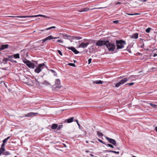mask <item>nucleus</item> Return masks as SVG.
Returning <instances> with one entry per match:
<instances>
[{
    "mask_svg": "<svg viewBox=\"0 0 157 157\" xmlns=\"http://www.w3.org/2000/svg\"><path fill=\"white\" fill-rule=\"evenodd\" d=\"M63 127V125L61 124V125H59L58 127V128H57V129L58 130H60V129L61 128H62Z\"/></svg>",
    "mask_w": 157,
    "mask_h": 157,
    "instance_id": "obj_38",
    "label": "nucleus"
},
{
    "mask_svg": "<svg viewBox=\"0 0 157 157\" xmlns=\"http://www.w3.org/2000/svg\"><path fill=\"white\" fill-rule=\"evenodd\" d=\"M151 29V28H148L146 30V32L147 33H149L150 32V30Z\"/></svg>",
    "mask_w": 157,
    "mask_h": 157,
    "instance_id": "obj_33",
    "label": "nucleus"
},
{
    "mask_svg": "<svg viewBox=\"0 0 157 157\" xmlns=\"http://www.w3.org/2000/svg\"><path fill=\"white\" fill-rule=\"evenodd\" d=\"M9 61H10L11 62H13V63H17L16 61L15 60L13 59H10Z\"/></svg>",
    "mask_w": 157,
    "mask_h": 157,
    "instance_id": "obj_40",
    "label": "nucleus"
},
{
    "mask_svg": "<svg viewBox=\"0 0 157 157\" xmlns=\"http://www.w3.org/2000/svg\"><path fill=\"white\" fill-rule=\"evenodd\" d=\"M78 11L79 12H84L83 11V10L82 9V10H78Z\"/></svg>",
    "mask_w": 157,
    "mask_h": 157,
    "instance_id": "obj_54",
    "label": "nucleus"
},
{
    "mask_svg": "<svg viewBox=\"0 0 157 157\" xmlns=\"http://www.w3.org/2000/svg\"><path fill=\"white\" fill-rule=\"evenodd\" d=\"M113 22L114 23H115L116 24H117L118 23L119 21L118 20L114 21H113Z\"/></svg>",
    "mask_w": 157,
    "mask_h": 157,
    "instance_id": "obj_46",
    "label": "nucleus"
},
{
    "mask_svg": "<svg viewBox=\"0 0 157 157\" xmlns=\"http://www.w3.org/2000/svg\"><path fill=\"white\" fill-rule=\"evenodd\" d=\"M132 157H136L134 156H133Z\"/></svg>",
    "mask_w": 157,
    "mask_h": 157,
    "instance_id": "obj_64",
    "label": "nucleus"
},
{
    "mask_svg": "<svg viewBox=\"0 0 157 157\" xmlns=\"http://www.w3.org/2000/svg\"><path fill=\"white\" fill-rule=\"evenodd\" d=\"M40 14L38 15H32V16H10L9 17H19V18H29V17H37L39 16H40Z\"/></svg>",
    "mask_w": 157,
    "mask_h": 157,
    "instance_id": "obj_7",
    "label": "nucleus"
},
{
    "mask_svg": "<svg viewBox=\"0 0 157 157\" xmlns=\"http://www.w3.org/2000/svg\"><path fill=\"white\" fill-rule=\"evenodd\" d=\"M35 81L36 85L39 86L40 85L39 82L38 81L37 79L35 78Z\"/></svg>",
    "mask_w": 157,
    "mask_h": 157,
    "instance_id": "obj_29",
    "label": "nucleus"
},
{
    "mask_svg": "<svg viewBox=\"0 0 157 157\" xmlns=\"http://www.w3.org/2000/svg\"><path fill=\"white\" fill-rule=\"evenodd\" d=\"M10 154V153L7 151L5 152L4 153V155H9Z\"/></svg>",
    "mask_w": 157,
    "mask_h": 157,
    "instance_id": "obj_34",
    "label": "nucleus"
},
{
    "mask_svg": "<svg viewBox=\"0 0 157 157\" xmlns=\"http://www.w3.org/2000/svg\"><path fill=\"white\" fill-rule=\"evenodd\" d=\"M93 153V152H90V155L91 156H92V157H94V155H93L92 154V153Z\"/></svg>",
    "mask_w": 157,
    "mask_h": 157,
    "instance_id": "obj_51",
    "label": "nucleus"
},
{
    "mask_svg": "<svg viewBox=\"0 0 157 157\" xmlns=\"http://www.w3.org/2000/svg\"><path fill=\"white\" fill-rule=\"evenodd\" d=\"M138 37V34L137 33L133 34L131 36V38L133 39H137Z\"/></svg>",
    "mask_w": 157,
    "mask_h": 157,
    "instance_id": "obj_17",
    "label": "nucleus"
},
{
    "mask_svg": "<svg viewBox=\"0 0 157 157\" xmlns=\"http://www.w3.org/2000/svg\"><path fill=\"white\" fill-rule=\"evenodd\" d=\"M155 130L157 132V126L155 127Z\"/></svg>",
    "mask_w": 157,
    "mask_h": 157,
    "instance_id": "obj_55",
    "label": "nucleus"
},
{
    "mask_svg": "<svg viewBox=\"0 0 157 157\" xmlns=\"http://www.w3.org/2000/svg\"><path fill=\"white\" fill-rule=\"evenodd\" d=\"M53 39L52 36V35H50L46 37L45 38L40 40V41H42V43H44L45 42L48 40H51Z\"/></svg>",
    "mask_w": 157,
    "mask_h": 157,
    "instance_id": "obj_10",
    "label": "nucleus"
},
{
    "mask_svg": "<svg viewBox=\"0 0 157 157\" xmlns=\"http://www.w3.org/2000/svg\"><path fill=\"white\" fill-rule=\"evenodd\" d=\"M10 138V136H8L2 142H3L4 143H6L7 141Z\"/></svg>",
    "mask_w": 157,
    "mask_h": 157,
    "instance_id": "obj_27",
    "label": "nucleus"
},
{
    "mask_svg": "<svg viewBox=\"0 0 157 157\" xmlns=\"http://www.w3.org/2000/svg\"><path fill=\"white\" fill-rule=\"evenodd\" d=\"M113 153H116V154H119V151H113Z\"/></svg>",
    "mask_w": 157,
    "mask_h": 157,
    "instance_id": "obj_50",
    "label": "nucleus"
},
{
    "mask_svg": "<svg viewBox=\"0 0 157 157\" xmlns=\"http://www.w3.org/2000/svg\"><path fill=\"white\" fill-rule=\"evenodd\" d=\"M57 42L60 43H63V41L61 40H57Z\"/></svg>",
    "mask_w": 157,
    "mask_h": 157,
    "instance_id": "obj_44",
    "label": "nucleus"
},
{
    "mask_svg": "<svg viewBox=\"0 0 157 157\" xmlns=\"http://www.w3.org/2000/svg\"><path fill=\"white\" fill-rule=\"evenodd\" d=\"M5 143H4L3 142V143H2V145H1V147L5 148Z\"/></svg>",
    "mask_w": 157,
    "mask_h": 157,
    "instance_id": "obj_49",
    "label": "nucleus"
},
{
    "mask_svg": "<svg viewBox=\"0 0 157 157\" xmlns=\"http://www.w3.org/2000/svg\"><path fill=\"white\" fill-rule=\"evenodd\" d=\"M104 151L105 152H108V150H106Z\"/></svg>",
    "mask_w": 157,
    "mask_h": 157,
    "instance_id": "obj_60",
    "label": "nucleus"
},
{
    "mask_svg": "<svg viewBox=\"0 0 157 157\" xmlns=\"http://www.w3.org/2000/svg\"><path fill=\"white\" fill-rule=\"evenodd\" d=\"M73 117H71L67 119H66L64 121V122H67L68 123H70L72 122L73 121Z\"/></svg>",
    "mask_w": 157,
    "mask_h": 157,
    "instance_id": "obj_15",
    "label": "nucleus"
},
{
    "mask_svg": "<svg viewBox=\"0 0 157 157\" xmlns=\"http://www.w3.org/2000/svg\"><path fill=\"white\" fill-rule=\"evenodd\" d=\"M30 115L31 116H35L36 114H37V113H34L33 112H30Z\"/></svg>",
    "mask_w": 157,
    "mask_h": 157,
    "instance_id": "obj_35",
    "label": "nucleus"
},
{
    "mask_svg": "<svg viewBox=\"0 0 157 157\" xmlns=\"http://www.w3.org/2000/svg\"><path fill=\"white\" fill-rule=\"evenodd\" d=\"M98 140L101 143L104 144L105 145L106 144L105 142H104L102 140H101L99 139H98Z\"/></svg>",
    "mask_w": 157,
    "mask_h": 157,
    "instance_id": "obj_36",
    "label": "nucleus"
},
{
    "mask_svg": "<svg viewBox=\"0 0 157 157\" xmlns=\"http://www.w3.org/2000/svg\"><path fill=\"white\" fill-rule=\"evenodd\" d=\"M84 133H85V134H86V131H84Z\"/></svg>",
    "mask_w": 157,
    "mask_h": 157,
    "instance_id": "obj_62",
    "label": "nucleus"
},
{
    "mask_svg": "<svg viewBox=\"0 0 157 157\" xmlns=\"http://www.w3.org/2000/svg\"><path fill=\"white\" fill-rule=\"evenodd\" d=\"M61 87L60 80L59 79H57L55 81V84L53 86L54 89L60 88Z\"/></svg>",
    "mask_w": 157,
    "mask_h": 157,
    "instance_id": "obj_6",
    "label": "nucleus"
},
{
    "mask_svg": "<svg viewBox=\"0 0 157 157\" xmlns=\"http://www.w3.org/2000/svg\"><path fill=\"white\" fill-rule=\"evenodd\" d=\"M121 2H118V3H117L116 4V5H118V4H121Z\"/></svg>",
    "mask_w": 157,
    "mask_h": 157,
    "instance_id": "obj_59",
    "label": "nucleus"
},
{
    "mask_svg": "<svg viewBox=\"0 0 157 157\" xmlns=\"http://www.w3.org/2000/svg\"><path fill=\"white\" fill-rule=\"evenodd\" d=\"M49 70L51 71L52 73H53L54 74L53 75L55 76H56L57 75V74H56V73L55 71H54L53 70H52V69H49Z\"/></svg>",
    "mask_w": 157,
    "mask_h": 157,
    "instance_id": "obj_26",
    "label": "nucleus"
},
{
    "mask_svg": "<svg viewBox=\"0 0 157 157\" xmlns=\"http://www.w3.org/2000/svg\"><path fill=\"white\" fill-rule=\"evenodd\" d=\"M82 39V38L80 36H72V40H80Z\"/></svg>",
    "mask_w": 157,
    "mask_h": 157,
    "instance_id": "obj_20",
    "label": "nucleus"
},
{
    "mask_svg": "<svg viewBox=\"0 0 157 157\" xmlns=\"http://www.w3.org/2000/svg\"><path fill=\"white\" fill-rule=\"evenodd\" d=\"M134 84V82H131V83H126L125 85H128L129 86H131V85H133Z\"/></svg>",
    "mask_w": 157,
    "mask_h": 157,
    "instance_id": "obj_42",
    "label": "nucleus"
},
{
    "mask_svg": "<svg viewBox=\"0 0 157 157\" xmlns=\"http://www.w3.org/2000/svg\"><path fill=\"white\" fill-rule=\"evenodd\" d=\"M41 84L43 85L47 86L50 85V83L48 82V81H47L46 80H44V82L42 83Z\"/></svg>",
    "mask_w": 157,
    "mask_h": 157,
    "instance_id": "obj_19",
    "label": "nucleus"
},
{
    "mask_svg": "<svg viewBox=\"0 0 157 157\" xmlns=\"http://www.w3.org/2000/svg\"><path fill=\"white\" fill-rule=\"evenodd\" d=\"M105 145H106L107 146H108L111 148H114V147L111 144H105Z\"/></svg>",
    "mask_w": 157,
    "mask_h": 157,
    "instance_id": "obj_30",
    "label": "nucleus"
},
{
    "mask_svg": "<svg viewBox=\"0 0 157 157\" xmlns=\"http://www.w3.org/2000/svg\"><path fill=\"white\" fill-rule=\"evenodd\" d=\"M13 56L14 58H16V59L20 58V55H19V54L18 53L14 54L13 55Z\"/></svg>",
    "mask_w": 157,
    "mask_h": 157,
    "instance_id": "obj_23",
    "label": "nucleus"
},
{
    "mask_svg": "<svg viewBox=\"0 0 157 157\" xmlns=\"http://www.w3.org/2000/svg\"><path fill=\"white\" fill-rule=\"evenodd\" d=\"M86 153H88V152H90V151H87L86 150Z\"/></svg>",
    "mask_w": 157,
    "mask_h": 157,
    "instance_id": "obj_61",
    "label": "nucleus"
},
{
    "mask_svg": "<svg viewBox=\"0 0 157 157\" xmlns=\"http://www.w3.org/2000/svg\"><path fill=\"white\" fill-rule=\"evenodd\" d=\"M126 14H128V15H131V16L135 15H138V14H139L138 13H134V14H133V13H127Z\"/></svg>",
    "mask_w": 157,
    "mask_h": 157,
    "instance_id": "obj_41",
    "label": "nucleus"
},
{
    "mask_svg": "<svg viewBox=\"0 0 157 157\" xmlns=\"http://www.w3.org/2000/svg\"><path fill=\"white\" fill-rule=\"evenodd\" d=\"M69 65L71 66H73V67H75V64L73 63H69Z\"/></svg>",
    "mask_w": 157,
    "mask_h": 157,
    "instance_id": "obj_43",
    "label": "nucleus"
},
{
    "mask_svg": "<svg viewBox=\"0 0 157 157\" xmlns=\"http://www.w3.org/2000/svg\"><path fill=\"white\" fill-rule=\"evenodd\" d=\"M97 135L98 136H103V134L99 131H97Z\"/></svg>",
    "mask_w": 157,
    "mask_h": 157,
    "instance_id": "obj_24",
    "label": "nucleus"
},
{
    "mask_svg": "<svg viewBox=\"0 0 157 157\" xmlns=\"http://www.w3.org/2000/svg\"><path fill=\"white\" fill-rule=\"evenodd\" d=\"M5 151V148L2 147H1L0 148V155L3 152Z\"/></svg>",
    "mask_w": 157,
    "mask_h": 157,
    "instance_id": "obj_21",
    "label": "nucleus"
},
{
    "mask_svg": "<svg viewBox=\"0 0 157 157\" xmlns=\"http://www.w3.org/2000/svg\"><path fill=\"white\" fill-rule=\"evenodd\" d=\"M103 8H104L103 7L96 8L91 9H90V10H94V9H100Z\"/></svg>",
    "mask_w": 157,
    "mask_h": 157,
    "instance_id": "obj_39",
    "label": "nucleus"
},
{
    "mask_svg": "<svg viewBox=\"0 0 157 157\" xmlns=\"http://www.w3.org/2000/svg\"><path fill=\"white\" fill-rule=\"evenodd\" d=\"M25 116L27 117H29L31 116L30 113H29L25 115Z\"/></svg>",
    "mask_w": 157,
    "mask_h": 157,
    "instance_id": "obj_45",
    "label": "nucleus"
},
{
    "mask_svg": "<svg viewBox=\"0 0 157 157\" xmlns=\"http://www.w3.org/2000/svg\"><path fill=\"white\" fill-rule=\"evenodd\" d=\"M45 66V64L44 63L39 64L37 67L35 69V72L36 73H39L43 69L42 67Z\"/></svg>",
    "mask_w": 157,
    "mask_h": 157,
    "instance_id": "obj_4",
    "label": "nucleus"
},
{
    "mask_svg": "<svg viewBox=\"0 0 157 157\" xmlns=\"http://www.w3.org/2000/svg\"><path fill=\"white\" fill-rule=\"evenodd\" d=\"M23 61L29 67L32 69H33L34 68V64L31 62L30 61L25 59L23 60Z\"/></svg>",
    "mask_w": 157,
    "mask_h": 157,
    "instance_id": "obj_3",
    "label": "nucleus"
},
{
    "mask_svg": "<svg viewBox=\"0 0 157 157\" xmlns=\"http://www.w3.org/2000/svg\"><path fill=\"white\" fill-rule=\"evenodd\" d=\"M117 49H122L124 48V45L126 44L125 41L120 40L116 41Z\"/></svg>",
    "mask_w": 157,
    "mask_h": 157,
    "instance_id": "obj_2",
    "label": "nucleus"
},
{
    "mask_svg": "<svg viewBox=\"0 0 157 157\" xmlns=\"http://www.w3.org/2000/svg\"><path fill=\"white\" fill-rule=\"evenodd\" d=\"M137 76L134 75H131L127 79H128V80H133L134 79H135L136 78Z\"/></svg>",
    "mask_w": 157,
    "mask_h": 157,
    "instance_id": "obj_16",
    "label": "nucleus"
},
{
    "mask_svg": "<svg viewBox=\"0 0 157 157\" xmlns=\"http://www.w3.org/2000/svg\"><path fill=\"white\" fill-rule=\"evenodd\" d=\"M58 127L57 125L56 124H53L51 126V128L52 129H56Z\"/></svg>",
    "mask_w": 157,
    "mask_h": 157,
    "instance_id": "obj_22",
    "label": "nucleus"
},
{
    "mask_svg": "<svg viewBox=\"0 0 157 157\" xmlns=\"http://www.w3.org/2000/svg\"><path fill=\"white\" fill-rule=\"evenodd\" d=\"M59 37H54L52 36V38L53 39H56L59 38Z\"/></svg>",
    "mask_w": 157,
    "mask_h": 157,
    "instance_id": "obj_52",
    "label": "nucleus"
},
{
    "mask_svg": "<svg viewBox=\"0 0 157 157\" xmlns=\"http://www.w3.org/2000/svg\"><path fill=\"white\" fill-rule=\"evenodd\" d=\"M149 104L154 108H156L157 107V105L153 104L151 103H149Z\"/></svg>",
    "mask_w": 157,
    "mask_h": 157,
    "instance_id": "obj_25",
    "label": "nucleus"
},
{
    "mask_svg": "<svg viewBox=\"0 0 157 157\" xmlns=\"http://www.w3.org/2000/svg\"><path fill=\"white\" fill-rule=\"evenodd\" d=\"M86 143H88V141H86Z\"/></svg>",
    "mask_w": 157,
    "mask_h": 157,
    "instance_id": "obj_63",
    "label": "nucleus"
},
{
    "mask_svg": "<svg viewBox=\"0 0 157 157\" xmlns=\"http://www.w3.org/2000/svg\"><path fill=\"white\" fill-rule=\"evenodd\" d=\"M83 11L84 12L90 10V9L87 7L84 8L82 9Z\"/></svg>",
    "mask_w": 157,
    "mask_h": 157,
    "instance_id": "obj_28",
    "label": "nucleus"
},
{
    "mask_svg": "<svg viewBox=\"0 0 157 157\" xmlns=\"http://www.w3.org/2000/svg\"><path fill=\"white\" fill-rule=\"evenodd\" d=\"M124 76H120V77H119L118 78V79H120V78H123Z\"/></svg>",
    "mask_w": 157,
    "mask_h": 157,
    "instance_id": "obj_53",
    "label": "nucleus"
},
{
    "mask_svg": "<svg viewBox=\"0 0 157 157\" xmlns=\"http://www.w3.org/2000/svg\"><path fill=\"white\" fill-rule=\"evenodd\" d=\"M89 44V42L86 43H82L79 45V47H82L85 48L87 47V46Z\"/></svg>",
    "mask_w": 157,
    "mask_h": 157,
    "instance_id": "obj_12",
    "label": "nucleus"
},
{
    "mask_svg": "<svg viewBox=\"0 0 157 157\" xmlns=\"http://www.w3.org/2000/svg\"><path fill=\"white\" fill-rule=\"evenodd\" d=\"M156 56H157V54L156 53H155L154 55V56L155 57Z\"/></svg>",
    "mask_w": 157,
    "mask_h": 157,
    "instance_id": "obj_57",
    "label": "nucleus"
},
{
    "mask_svg": "<svg viewBox=\"0 0 157 157\" xmlns=\"http://www.w3.org/2000/svg\"><path fill=\"white\" fill-rule=\"evenodd\" d=\"M9 45L8 44H2L0 47V50L5 49L8 48Z\"/></svg>",
    "mask_w": 157,
    "mask_h": 157,
    "instance_id": "obj_14",
    "label": "nucleus"
},
{
    "mask_svg": "<svg viewBox=\"0 0 157 157\" xmlns=\"http://www.w3.org/2000/svg\"><path fill=\"white\" fill-rule=\"evenodd\" d=\"M106 43V40H98L96 43L97 46H101L103 45H105Z\"/></svg>",
    "mask_w": 157,
    "mask_h": 157,
    "instance_id": "obj_8",
    "label": "nucleus"
},
{
    "mask_svg": "<svg viewBox=\"0 0 157 157\" xmlns=\"http://www.w3.org/2000/svg\"><path fill=\"white\" fill-rule=\"evenodd\" d=\"M56 28V27L55 26H52V27H49V28H47L46 29L47 30H48L49 29H54V28Z\"/></svg>",
    "mask_w": 157,
    "mask_h": 157,
    "instance_id": "obj_37",
    "label": "nucleus"
},
{
    "mask_svg": "<svg viewBox=\"0 0 157 157\" xmlns=\"http://www.w3.org/2000/svg\"><path fill=\"white\" fill-rule=\"evenodd\" d=\"M8 58H13V56H8Z\"/></svg>",
    "mask_w": 157,
    "mask_h": 157,
    "instance_id": "obj_58",
    "label": "nucleus"
},
{
    "mask_svg": "<svg viewBox=\"0 0 157 157\" xmlns=\"http://www.w3.org/2000/svg\"><path fill=\"white\" fill-rule=\"evenodd\" d=\"M113 151L111 150H108V152H112L113 153Z\"/></svg>",
    "mask_w": 157,
    "mask_h": 157,
    "instance_id": "obj_56",
    "label": "nucleus"
},
{
    "mask_svg": "<svg viewBox=\"0 0 157 157\" xmlns=\"http://www.w3.org/2000/svg\"><path fill=\"white\" fill-rule=\"evenodd\" d=\"M57 51L60 55L61 56H62V53L60 50H57Z\"/></svg>",
    "mask_w": 157,
    "mask_h": 157,
    "instance_id": "obj_47",
    "label": "nucleus"
},
{
    "mask_svg": "<svg viewBox=\"0 0 157 157\" xmlns=\"http://www.w3.org/2000/svg\"><path fill=\"white\" fill-rule=\"evenodd\" d=\"M63 36L65 39H67L70 40H72V36H70L67 34H64L63 35Z\"/></svg>",
    "mask_w": 157,
    "mask_h": 157,
    "instance_id": "obj_13",
    "label": "nucleus"
},
{
    "mask_svg": "<svg viewBox=\"0 0 157 157\" xmlns=\"http://www.w3.org/2000/svg\"><path fill=\"white\" fill-rule=\"evenodd\" d=\"M105 45L109 51L113 52L115 49V45L113 43L110 42L108 40H106Z\"/></svg>",
    "mask_w": 157,
    "mask_h": 157,
    "instance_id": "obj_1",
    "label": "nucleus"
},
{
    "mask_svg": "<svg viewBox=\"0 0 157 157\" xmlns=\"http://www.w3.org/2000/svg\"><path fill=\"white\" fill-rule=\"evenodd\" d=\"M74 121H75L77 122V124L78 126L79 127V128H80V124L78 123V120L77 119H76V120H75Z\"/></svg>",
    "mask_w": 157,
    "mask_h": 157,
    "instance_id": "obj_32",
    "label": "nucleus"
},
{
    "mask_svg": "<svg viewBox=\"0 0 157 157\" xmlns=\"http://www.w3.org/2000/svg\"><path fill=\"white\" fill-rule=\"evenodd\" d=\"M40 16L44 17L47 18H50V17H49L47 16L44 15L40 14Z\"/></svg>",
    "mask_w": 157,
    "mask_h": 157,
    "instance_id": "obj_31",
    "label": "nucleus"
},
{
    "mask_svg": "<svg viewBox=\"0 0 157 157\" xmlns=\"http://www.w3.org/2000/svg\"><path fill=\"white\" fill-rule=\"evenodd\" d=\"M67 48L71 50L75 54H78L79 52L77 51L74 47H68Z\"/></svg>",
    "mask_w": 157,
    "mask_h": 157,
    "instance_id": "obj_11",
    "label": "nucleus"
},
{
    "mask_svg": "<svg viewBox=\"0 0 157 157\" xmlns=\"http://www.w3.org/2000/svg\"><path fill=\"white\" fill-rule=\"evenodd\" d=\"M128 81V79L127 78H124L121 80L119 82L117 83L115 85V87H118L121 85L124 84Z\"/></svg>",
    "mask_w": 157,
    "mask_h": 157,
    "instance_id": "obj_5",
    "label": "nucleus"
},
{
    "mask_svg": "<svg viewBox=\"0 0 157 157\" xmlns=\"http://www.w3.org/2000/svg\"><path fill=\"white\" fill-rule=\"evenodd\" d=\"M103 83V81L101 80H96L93 82L94 83L96 84H102Z\"/></svg>",
    "mask_w": 157,
    "mask_h": 157,
    "instance_id": "obj_18",
    "label": "nucleus"
},
{
    "mask_svg": "<svg viewBox=\"0 0 157 157\" xmlns=\"http://www.w3.org/2000/svg\"><path fill=\"white\" fill-rule=\"evenodd\" d=\"M92 59L91 58H90L88 60V64H89L91 62V61L92 60Z\"/></svg>",
    "mask_w": 157,
    "mask_h": 157,
    "instance_id": "obj_48",
    "label": "nucleus"
},
{
    "mask_svg": "<svg viewBox=\"0 0 157 157\" xmlns=\"http://www.w3.org/2000/svg\"><path fill=\"white\" fill-rule=\"evenodd\" d=\"M105 138L107 140H108V141L109 142V143L113 144L114 145L116 146V143L115 140L112 138H109L107 136L105 137Z\"/></svg>",
    "mask_w": 157,
    "mask_h": 157,
    "instance_id": "obj_9",
    "label": "nucleus"
}]
</instances>
